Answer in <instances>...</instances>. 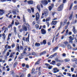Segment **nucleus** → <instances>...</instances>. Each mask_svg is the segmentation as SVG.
Segmentation results:
<instances>
[{
	"instance_id": "1",
	"label": "nucleus",
	"mask_w": 77,
	"mask_h": 77,
	"mask_svg": "<svg viewBox=\"0 0 77 77\" xmlns=\"http://www.w3.org/2000/svg\"><path fill=\"white\" fill-rule=\"evenodd\" d=\"M41 3L44 6H46L47 5H48V2L47 0H42L41 1Z\"/></svg>"
},
{
	"instance_id": "2",
	"label": "nucleus",
	"mask_w": 77,
	"mask_h": 77,
	"mask_svg": "<svg viewBox=\"0 0 77 77\" xmlns=\"http://www.w3.org/2000/svg\"><path fill=\"white\" fill-rule=\"evenodd\" d=\"M53 72L54 73H57V72H58L60 71L59 69H58L57 68L55 67L53 69Z\"/></svg>"
},
{
	"instance_id": "3",
	"label": "nucleus",
	"mask_w": 77,
	"mask_h": 77,
	"mask_svg": "<svg viewBox=\"0 0 77 77\" xmlns=\"http://www.w3.org/2000/svg\"><path fill=\"white\" fill-rule=\"evenodd\" d=\"M23 40L24 41H26L27 42H29V34H28V38H26L25 37L23 38Z\"/></svg>"
},
{
	"instance_id": "4",
	"label": "nucleus",
	"mask_w": 77,
	"mask_h": 77,
	"mask_svg": "<svg viewBox=\"0 0 77 77\" xmlns=\"http://www.w3.org/2000/svg\"><path fill=\"white\" fill-rule=\"evenodd\" d=\"M63 4H62L58 8V11H61L63 9Z\"/></svg>"
},
{
	"instance_id": "5",
	"label": "nucleus",
	"mask_w": 77,
	"mask_h": 77,
	"mask_svg": "<svg viewBox=\"0 0 77 77\" xmlns=\"http://www.w3.org/2000/svg\"><path fill=\"white\" fill-rule=\"evenodd\" d=\"M69 42L71 44L73 42H72V41L74 40V38H72V36H70L69 37Z\"/></svg>"
},
{
	"instance_id": "6",
	"label": "nucleus",
	"mask_w": 77,
	"mask_h": 77,
	"mask_svg": "<svg viewBox=\"0 0 77 77\" xmlns=\"http://www.w3.org/2000/svg\"><path fill=\"white\" fill-rule=\"evenodd\" d=\"M36 21H38V20H39V13H37L36 14Z\"/></svg>"
},
{
	"instance_id": "7",
	"label": "nucleus",
	"mask_w": 77,
	"mask_h": 77,
	"mask_svg": "<svg viewBox=\"0 0 77 77\" xmlns=\"http://www.w3.org/2000/svg\"><path fill=\"white\" fill-rule=\"evenodd\" d=\"M45 16L47 17L48 15V11L47 9L45 10L44 11Z\"/></svg>"
},
{
	"instance_id": "8",
	"label": "nucleus",
	"mask_w": 77,
	"mask_h": 77,
	"mask_svg": "<svg viewBox=\"0 0 77 77\" xmlns=\"http://www.w3.org/2000/svg\"><path fill=\"white\" fill-rule=\"evenodd\" d=\"M22 29H23L25 31H27V27L24 25V24H23L22 26Z\"/></svg>"
},
{
	"instance_id": "9",
	"label": "nucleus",
	"mask_w": 77,
	"mask_h": 77,
	"mask_svg": "<svg viewBox=\"0 0 77 77\" xmlns=\"http://www.w3.org/2000/svg\"><path fill=\"white\" fill-rule=\"evenodd\" d=\"M42 34V35H45L46 34V31L44 29H42L41 30Z\"/></svg>"
},
{
	"instance_id": "10",
	"label": "nucleus",
	"mask_w": 77,
	"mask_h": 77,
	"mask_svg": "<svg viewBox=\"0 0 77 77\" xmlns=\"http://www.w3.org/2000/svg\"><path fill=\"white\" fill-rule=\"evenodd\" d=\"M72 30L74 34H76V33H77V30L75 29V26L73 27V29H72Z\"/></svg>"
},
{
	"instance_id": "11",
	"label": "nucleus",
	"mask_w": 77,
	"mask_h": 77,
	"mask_svg": "<svg viewBox=\"0 0 77 77\" xmlns=\"http://www.w3.org/2000/svg\"><path fill=\"white\" fill-rule=\"evenodd\" d=\"M55 60L57 62H63V60H60L57 58L55 59Z\"/></svg>"
},
{
	"instance_id": "12",
	"label": "nucleus",
	"mask_w": 77,
	"mask_h": 77,
	"mask_svg": "<svg viewBox=\"0 0 77 77\" xmlns=\"http://www.w3.org/2000/svg\"><path fill=\"white\" fill-rule=\"evenodd\" d=\"M27 3L30 5H33V1L32 0L29 1L27 2Z\"/></svg>"
},
{
	"instance_id": "13",
	"label": "nucleus",
	"mask_w": 77,
	"mask_h": 77,
	"mask_svg": "<svg viewBox=\"0 0 77 77\" xmlns=\"http://www.w3.org/2000/svg\"><path fill=\"white\" fill-rule=\"evenodd\" d=\"M17 50L19 52H20V46H19V44H17Z\"/></svg>"
},
{
	"instance_id": "14",
	"label": "nucleus",
	"mask_w": 77,
	"mask_h": 77,
	"mask_svg": "<svg viewBox=\"0 0 77 77\" xmlns=\"http://www.w3.org/2000/svg\"><path fill=\"white\" fill-rule=\"evenodd\" d=\"M57 56V54L56 53H55L54 54L52 55L50 57H49L48 58H52V57H55V56Z\"/></svg>"
},
{
	"instance_id": "15",
	"label": "nucleus",
	"mask_w": 77,
	"mask_h": 77,
	"mask_svg": "<svg viewBox=\"0 0 77 77\" xmlns=\"http://www.w3.org/2000/svg\"><path fill=\"white\" fill-rule=\"evenodd\" d=\"M4 14V11L2 9H0V15H2Z\"/></svg>"
},
{
	"instance_id": "16",
	"label": "nucleus",
	"mask_w": 77,
	"mask_h": 77,
	"mask_svg": "<svg viewBox=\"0 0 77 77\" xmlns=\"http://www.w3.org/2000/svg\"><path fill=\"white\" fill-rule=\"evenodd\" d=\"M73 14H74V13L72 12L69 18V20H71V19H72V17H73Z\"/></svg>"
},
{
	"instance_id": "17",
	"label": "nucleus",
	"mask_w": 77,
	"mask_h": 77,
	"mask_svg": "<svg viewBox=\"0 0 77 77\" xmlns=\"http://www.w3.org/2000/svg\"><path fill=\"white\" fill-rule=\"evenodd\" d=\"M40 69H41V67H37L36 68V70H37V69H38L39 71H38V74L39 75H41V72H40Z\"/></svg>"
},
{
	"instance_id": "18",
	"label": "nucleus",
	"mask_w": 77,
	"mask_h": 77,
	"mask_svg": "<svg viewBox=\"0 0 77 77\" xmlns=\"http://www.w3.org/2000/svg\"><path fill=\"white\" fill-rule=\"evenodd\" d=\"M23 22L24 23V24H25L26 23V19H25L24 15L23 16Z\"/></svg>"
},
{
	"instance_id": "19",
	"label": "nucleus",
	"mask_w": 77,
	"mask_h": 77,
	"mask_svg": "<svg viewBox=\"0 0 77 77\" xmlns=\"http://www.w3.org/2000/svg\"><path fill=\"white\" fill-rule=\"evenodd\" d=\"M57 23V21H53L51 24H52V25H56Z\"/></svg>"
},
{
	"instance_id": "20",
	"label": "nucleus",
	"mask_w": 77,
	"mask_h": 77,
	"mask_svg": "<svg viewBox=\"0 0 77 77\" xmlns=\"http://www.w3.org/2000/svg\"><path fill=\"white\" fill-rule=\"evenodd\" d=\"M37 8L38 9L39 12H40L41 11V7H40V5H38L37 6Z\"/></svg>"
},
{
	"instance_id": "21",
	"label": "nucleus",
	"mask_w": 77,
	"mask_h": 77,
	"mask_svg": "<svg viewBox=\"0 0 77 77\" xmlns=\"http://www.w3.org/2000/svg\"><path fill=\"white\" fill-rule=\"evenodd\" d=\"M11 35H12V34H9L8 36V38L7 39L8 41H9L10 39H11V38H10V37H11Z\"/></svg>"
},
{
	"instance_id": "22",
	"label": "nucleus",
	"mask_w": 77,
	"mask_h": 77,
	"mask_svg": "<svg viewBox=\"0 0 77 77\" xmlns=\"http://www.w3.org/2000/svg\"><path fill=\"white\" fill-rule=\"evenodd\" d=\"M58 48H59V47H58V46H57L54 48L53 50V51L54 52V51H56V50H57L58 49Z\"/></svg>"
},
{
	"instance_id": "23",
	"label": "nucleus",
	"mask_w": 77,
	"mask_h": 77,
	"mask_svg": "<svg viewBox=\"0 0 77 77\" xmlns=\"http://www.w3.org/2000/svg\"><path fill=\"white\" fill-rule=\"evenodd\" d=\"M14 32L15 33V35H17V32L16 31V28L15 27H14Z\"/></svg>"
},
{
	"instance_id": "24",
	"label": "nucleus",
	"mask_w": 77,
	"mask_h": 77,
	"mask_svg": "<svg viewBox=\"0 0 77 77\" xmlns=\"http://www.w3.org/2000/svg\"><path fill=\"white\" fill-rule=\"evenodd\" d=\"M12 13L14 15H16L17 12H16V10H14L13 11Z\"/></svg>"
},
{
	"instance_id": "25",
	"label": "nucleus",
	"mask_w": 77,
	"mask_h": 77,
	"mask_svg": "<svg viewBox=\"0 0 77 77\" xmlns=\"http://www.w3.org/2000/svg\"><path fill=\"white\" fill-rule=\"evenodd\" d=\"M47 53V52L46 51H44L43 52L41 53L40 55V56H42L43 54H45Z\"/></svg>"
},
{
	"instance_id": "26",
	"label": "nucleus",
	"mask_w": 77,
	"mask_h": 77,
	"mask_svg": "<svg viewBox=\"0 0 77 77\" xmlns=\"http://www.w3.org/2000/svg\"><path fill=\"white\" fill-rule=\"evenodd\" d=\"M40 44L39 43H36L35 44V47H39L40 46Z\"/></svg>"
},
{
	"instance_id": "27",
	"label": "nucleus",
	"mask_w": 77,
	"mask_h": 77,
	"mask_svg": "<svg viewBox=\"0 0 77 77\" xmlns=\"http://www.w3.org/2000/svg\"><path fill=\"white\" fill-rule=\"evenodd\" d=\"M67 48L68 49H69V50H71V48H72L71 46V45H67Z\"/></svg>"
},
{
	"instance_id": "28",
	"label": "nucleus",
	"mask_w": 77,
	"mask_h": 77,
	"mask_svg": "<svg viewBox=\"0 0 77 77\" xmlns=\"http://www.w3.org/2000/svg\"><path fill=\"white\" fill-rule=\"evenodd\" d=\"M70 60L69 59V58H67L65 59L64 60L65 62H69Z\"/></svg>"
},
{
	"instance_id": "29",
	"label": "nucleus",
	"mask_w": 77,
	"mask_h": 77,
	"mask_svg": "<svg viewBox=\"0 0 77 77\" xmlns=\"http://www.w3.org/2000/svg\"><path fill=\"white\" fill-rule=\"evenodd\" d=\"M73 6V3H72L71 5L69 7V10H71L72 9V6Z\"/></svg>"
},
{
	"instance_id": "30",
	"label": "nucleus",
	"mask_w": 77,
	"mask_h": 77,
	"mask_svg": "<svg viewBox=\"0 0 77 77\" xmlns=\"http://www.w3.org/2000/svg\"><path fill=\"white\" fill-rule=\"evenodd\" d=\"M26 51H23V53H22L21 54V56H24V54H26Z\"/></svg>"
},
{
	"instance_id": "31",
	"label": "nucleus",
	"mask_w": 77,
	"mask_h": 77,
	"mask_svg": "<svg viewBox=\"0 0 77 77\" xmlns=\"http://www.w3.org/2000/svg\"><path fill=\"white\" fill-rule=\"evenodd\" d=\"M62 22H60V26L59 28H58V30H59V29H60L61 28V27H62Z\"/></svg>"
},
{
	"instance_id": "32",
	"label": "nucleus",
	"mask_w": 77,
	"mask_h": 77,
	"mask_svg": "<svg viewBox=\"0 0 77 77\" xmlns=\"http://www.w3.org/2000/svg\"><path fill=\"white\" fill-rule=\"evenodd\" d=\"M63 43L66 45H68V42L67 41H65L63 42Z\"/></svg>"
},
{
	"instance_id": "33",
	"label": "nucleus",
	"mask_w": 77,
	"mask_h": 77,
	"mask_svg": "<svg viewBox=\"0 0 77 77\" xmlns=\"http://www.w3.org/2000/svg\"><path fill=\"white\" fill-rule=\"evenodd\" d=\"M25 24H26L27 27L29 29L30 27V25H29V23H26Z\"/></svg>"
},
{
	"instance_id": "34",
	"label": "nucleus",
	"mask_w": 77,
	"mask_h": 77,
	"mask_svg": "<svg viewBox=\"0 0 77 77\" xmlns=\"http://www.w3.org/2000/svg\"><path fill=\"white\" fill-rule=\"evenodd\" d=\"M35 28H36V29H38V28H39V25H38V24L36 25H35Z\"/></svg>"
},
{
	"instance_id": "35",
	"label": "nucleus",
	"mask_w": 77,
	"mask_h": 77,
	"mask_svg": "<svg viewBox=\"0 0 77 77\" xmlns=\"http://www.w3.org/2000/svg\"><path fill=\"white\" fill-rule=\"evenodd\" d=\"M61 47H62L64 48H65V45L63 44H62L61 45Z\"/></svg>"
},
{
	"instance_id": "36",
	"label": "nucleus",
	"mask_w": 77,
	"mask_h": 77,
	"mask_svg": "<svg viewBox=\"0 0 77 77\" xmlns=\"http://www.w3.org/2000/svg\"><path fill=\"white\" fill-rule=\"evenodd\" d=\"M48 9H49V11H51V9H52V7L51 6H49V7Z\"/></svg>"
},
{
	"instance_id": "37",
	"label": "nucleus",
	"mask_w": 77,
	"mask_h": 77,
	"mask_svg": "<svg viewBox=\"0 0 77 77\" xmlns=\"http://www.w3.org/2000/svg\"><path fill=\"white\" fill-rule=\"evenodd\" d=\"M68 29H67L66 31V34H65V36H66L68 35Z\"/></svg>"
},
{
	"instance_id": "38",
	"label": "nucleus",
	"mask_w": 77,
	"mask_h": 77,
	"mask_svg": "<svg viewBox=\"0 0 77 77\" xmlns=\"http://www.w3.org/2000/svg\"><path fill=\"white\" fill-rule=\"evenodd\" d=\"M39 64V61H37L35 63V65H38Z\"/></svg>"
},
{
	"instance_id": "39",
	"label": "nucleus",
	"mask_w": 77,
	"mask_h": 77,
	"mask_svg": "<svg viewBox=\"0 0 77 77\" xmlns=\"http://www.w3.org/2000/svg\"><path fill=\"white\" fill-rule=\"evenodd\" d=\"M72 62H74V61H76L77 59L76 58H74L71 60Z\"/></svg>"
},
{
	"instance_id": "40",
	"label": "nucleus",
	"mask_w": 77,
	"mask_h": 77,
	"mask_svg": "<svg viewBox=\"0 0 77 77\" xmlns=\"http://www.w3.org/2000/svg\"><path fill=\"white\" fill-rule=\"evenodd\" d=\"M15 8H16V11H17V12L18 13H19L20 11H19L18 10V8H17V7H15Z\"/></svg>"
},
{
	"instance_id": "41",
	"label": "nucleus",
	"mask_w": 77,
	"mask_h": 77,
	"mask_svg": "<svg viewBox=\"0 0 77 77\" xmlns=\"http://www.w3.org/2000/svg\"><path fill=\"white\" fill-rule=\"evenodd\" d=\"M17 63V62H16L14 63V68H15V65H16Z\"/></svg>"
},
{
	"instance_id": "42",
	"label": "nucleus",
	"mask_w": 77,
	"mask_h": 77,
	"mask_svg": "<svg viewBox=\"0 0 77 77\" xmlns=\"http://www.w3.org/2000/svg\"><path fill=\"white\" fill-rule=\"evenodd\" d=\"M53 68V66H49L48 67V69H51V68Z\"/></svg>"
},
{
	"instance_id": "43",
	"label": "nucleus",
	"mask_w": 77,
	"mask_h": 77,
	"mask_svg": "<svg viewBox=\"0 0 77 77\" xmlns=\"http://www.w3.org/2000/svg\"><path fill=\"white\" fill-rule=\"evenodd\" d=\"M12 27V24L8 26V28H10V27Z\"/></svg>"
},
{
	"instance_id": "44",
	"label": "nucleus",
	"mask_w": 77,
	"mask_h": 77,
	"mask_svg": "<svg viewBox=\"0 0 77 77\" xmlns=\"http://www.w3.org/2000/svg\"><path fill=\"white\" fill-rule=\"evenodd\" d=\"M32 55H36V54H36V53H35V52H33L32 53Z\"/></svg>"
},
{
	"instance_id": "45",
	"label": "nucleus",
	"mask_w": 77,
	"mask_h": 77,
	"mask_svg": "<svg viewBox=\"0 0 77 77\" xmlns=\"http://www.w3.org/2000/svg\"><path fill=\"white\" fill-rule=\"evenodd\" d=\"M43 42L44 45L46 44V41H45V40L43 41Z\"/></svg>"
},
{
	"instance_id": "46",
	"label": "nucleus",
	"mask_w": 77,
	"mask_h": 77,
	"mask_svg": "<svg viewBox=\"0 0 77 77\" xmlns=\"http://www.w3.org/2000/svg\"><path fill=\"white\" fill-rule=\"evenodd\" d=\"M45 65H46V66H47V67H48H48L49 66H50V65L49 64H47V63H46L45 64Z\"/></svg>"
},
{
	"instance_id": "47",
	"label": "nucleus",
	"mask_w": 77,
	"mask_h": 77,
	"mask_svg": "<svg viewBox=\"0 0 77 77\" xmlns=\"http://www.w3.org/2000/svg\"><path fill=\"white\" fill-rule=\"evenodd\" d=\"M35 71V69H32V72H31V74H33V72Z\"/></svg>"
},
{
	"instance_id": "48",
	"label": "nucleus",
	"mask_w": 77,
	"mask_h": 77,
	"mask_svg": "<svg viewBox=\"0 0 77 77\" xmlns=\"http://www.w3.org/2000/svg\"><path fill=\"white\" fill-rule=\"evenodd\" d=\"M20 24V23H19V22H15V25L16 26H18V24Z\"/></svg>"
},
{
	"instance_id": "49",
	"label": "nucleus",
	"mask_w": 77,
	"mask_h": 77,
	"mask_svg": "<svg viewBox=\"0 0 77 77\" xmlns=\"http://www.w3.org/2000/svg\"><path fill=\"white\" fill-rule=\"evenodd\" d=\"M67 23V20L66 19L64 21V24H66Z\"/></svg>"
},
{
	"instance_id": "50",
	"label": "nucleus",
	"mask_w": 77,
	"mask_h": 77,
	"mask_svg": "<svg viewBox=\"0 0 77 77\" xmlns=\"http://www.w3.org/2000/svg\"><path fill=\"white\" fill-rule=\"evenodd\" d=\"M27 46H25V48L24 49V51H26L27 50Z\"/></svg>"
},
{
	"instance_id": "51",
	"label": "nucleus",
	"mask_w": 77,
	"mask_h": 77,
	"mask_svg": "<svg viewBox=\"0 0 77 77\" xmlns=\"http://www.w3.org/2000/svg\"><path fill=\"white\" fill-rule=\"evenodd\" d=\"M55 14H56V12H53L52 15V16H54Z\"/></svg>"
},
{
	"instance_id": "52",
	"label": "nucleus",
	"mask_w": 77,
	"mask_h": 77,
	"mask_svg": "<svg viewBox=\"0 0 77 77\" xmlns=\"http://www.w3.org/2000/svg\"><path fill=\"white\" fill-rule=\"evenodd\" d=\"M12 15L11 14L10 15L9 17V18L10 19H12Z\"/></svg>"
},
{
	"instance_id": "53",
	"label": "nucleus",
	"mask_w": 77,
	"mask_h": 77,
	"mask_svg": "<svg viewBox=\"0 0 77 77\" xmlns=\"http://www.w3.org/2000/svg\"><path fill=\"white\" fill-rule=\"evenodd\" d=\"M31 10L32 11V12H34V9H33V8H31Z\"/></svg>"
},
{
	"instance_id": "54",
	"label": "nucleus",
	"mask_w": 77,
	"mask_h": 77,
	"mask_svg": "<svg viewBox=\"0 0 77 77\" xmlns=\"http://www.w3.org/2000/svg\"><path fill=\"white\" fill-rule=\"evenodd\" d=\"M74 68H71V70L72 72H73V71H74Z\"/></svg>"
},
{
	"instance_id": "55",
	"label": "nucleus",
	"mask_w": 77,
	"mask_h": 77,
	"mask_svg": "<svg viewBox=\"0 0 77 77\" xmlns=\"http://www.w3.org/2000/svg\"><path fill=\"white\" fill-rule=\"evenodd\" d=\"M67 75H69V76L70 77H71V74H70V73H67Z\"/></svg>"
},
{
	"instance_id": "56",
	"label": "nucleus",
	"mask_w": 77,
	"mask_h": 77,
	"mask_svg": "<svg viewBox=\"0 0 77 77\" xmlns=\"http://www.w3.org/2000/svg\"><path fill=\"white\" fill-rule=\"evenodd\" d=\"M13 57V55L11 53L10 55L9 56V57Z\"/></svg>"
},
{
	"instance_id": "57",
	"label": "nucleus",
	"mask_w": 77,
	"mask_h": 77,
	"mask_svg": "<svg viewBox=\"0 0 77 77\" xmlns=\"http://www.w3.org/2000/svg\"><path fill=\"white\" fill-rule=\"evenodd\" d=\"M46 23H47V25L49 27V26H50V25L49 24V23H48V22H46Z\"/></svg>"
},
{
	"instance_id": "58",
	"label": "nucleus",
	"mask_w": 77,
	"mask_h": 77,
	"mask_svg": "<svg viewBox=\"0 0 77 77\" xmlns=\"http://www.w3.org/2000/svg\"><path fill=\"white\" fill-rule=\"evenodd\" d=\"M57 66H60V63H58L57 64Z\"/></svg>"
},
{
	"instance_id": "59",
	"label": "nucleus",
	"mask_w": 77,
	"mask_h": 77,
	"mask_svg": "<svg viewBox=\"0 0 77 77\" xmlns=\"http://www.w3.org/2000/svg\"><path fill=\"white\" fill-rule=\"evenodd\" d=\"M10 54V53L9 52H8L7 54V56H8L9 54Z\"/></svg>"
},
{
	"instance_id": "60",
	"label": "nucleus",
	"mask_w": 77,
	"mask_h": 77,
	"mask_svg": "<svg viewBox=\"0 0 77 77\" xmlns=\"http://www.w3.org/2000/svg\"><path fill=\"white\" fill-rule=\"evenodd\" d=\"M62 56L63 57H65V56H66V54H65V53L63 54H62Z\"/></svg>"
},
{
	"instance_id": "61",
	"label": "nucleus",
	"mask_w": 77,
	"mask_h": 77,
	"mask_svg": "<svg viewBox=\"0 0 77 77\" xmlns=\"http://www.w3.org/2000/svg\"><path fill=\"white\" fill-rule=\"evenodd\" d=\"M36 23L35 22V21H34L32 23V24L33 25H35V24Z\"/></svg>"
},
{
	"instance_id": "62",
	"label": "nucleus",
	"mask_w": 77,
	"mask_h": 77,
	"mask_svg": "<svg viewBox=\"0 0 77 77\" xmlns=\"http://www.w3.org/2000/svg\"><path fill=\"white\" fill-rule=\"evenodd\" d=\"M24 75L23 74H22L21 75H20V77H24Z\"/></svg>"
},
{
	"instance_id": "63",
	"label": "nucleus",
	"mask_w": 77,
	"mask_h": 77,
	"mask_svg": "<svg viewBox=\"0 0 77 77\" xmlns=\"http://www.w3.org/2000/svg\"><path fill=\"white\" fill-rule=\"evenodd\" d=\"M28 11L29 13H31V10L30 9H28Z\"/></svg>"
},
{
	"instance_id": "64",
	"label": "nucleus",
	"mask_w": 77,
	"mask_h": 77,
	"mask_svg": "<svg viewBox=\"0 0 77 77\" xmlns=\"http://www.w3.org/2000/svg\"><path fill=\"white\" fill-rule=\"evenodd\" d=\"M73 50H77V48H74L73 49Z\"/></svg>"
}]
</instances>
